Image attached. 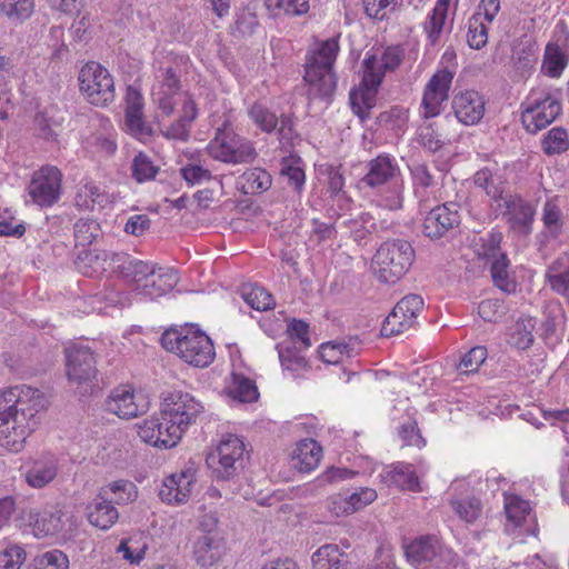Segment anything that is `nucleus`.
<instances>
[{"mask_svg":"<svg viewBox=\"0 0 569 569\" xmlns=\"http://www.w3.org/2000/svg\"><path fill=\"white\" fill-rule=\"evenodd\" d=\"M62 174L56 167L46 166L33 173L29 194L39 206H51L60 196Z\"/></svg>","mask_w":569,"mask_h":569,"instance_id":"nucleus-12","label":"nucleus"},{"mask_svg":"<svg viewBox=\"0 0 569 569\" xmlns=\"http://www.w3.org/2000/svg\"><path fill=\"white\" fill-rule=\"evenodd\" d=\"M322 457V448L313 439H303L293 450L292 467L299 472H310L316 469Z\"/></svg>","mask_w":569,"mask_h":569,"instance_id":"nucleus-24","label":"nucleus"},{"mask_svg":"<svg viewBox=\"0 0 569 569\" xmlns=\"http://www.w3.org/2000/svg\"><path fill=\"white\" fill-rule=\"evenodd\" d=\"M33 10V0H0V11L10 19L24 20Z\"/></svg>","mask_w":569,"mask_h":569,"instance_id":"nucleus-46","label":"nucleus"},{"mask_svg":"<svg viewBox=\"0 0 569 569\" xmlns=\"http://www.w3.org/2000/svg\"><path fill=\"white\" fill-rule=\"evenodd\" d=\"M488 41L487 27L476 17L469 22L468 43L472 49H481Z\"/></svg>","mask_w":569,"mask_h":569,"instance_id":"nucleus-57","label":"nucleus"},{"mask_svg":"<svg viewBox=\"0 0 569 569\" xmlns=\"http://www.w3.org/2000/svg\"><path fill=\"white\" fill-rule=\"evenodd\" d=\"M509 260L506 253H500L498 258L491 260V277L495 284L505 292H510L515 283L509 280L508 274Z\"/></svg>","mask_w":569,"mask_h":569,"instance_id":"nucleus-42","label":"nucleus"},{"mask_svg":"<svg viewBox=\"0 0 569 569\" xmlns=\"http://www.w3.org/2000/svg\"><path fill=\"white\" fill-rule=\"evenodd\" d=\"M132 177L139 182L156 178L159 167L143 152H139L132 160Z\"/></svg>","mask_w":569,"mask_h":569,"instance_id":"nucleus-44","label":"nucleus"},{"mask_svg":"<svg viewBox=\"0 0 569 569\" xmlns=\"http://www.w3.org/2000/svg\"><path fill=\"white\" fill-rule=\"evenodd\" d=\"M487 358V350L483 347H475L469 350L460 360L458 369L461 373H470L478 370Z\"/></svg>","mask_w":569,"mask_h":569,"instance_id":"nucleus-53","label":"nucleus"},{"mask_svg":"<svg viewBox=\"0 0 569 569\" xmlns=\"http://www.w3.org/2000/svg\"><path fill=\"white\" fill-rule=\"evenodd\" d=\"M112 253L101 249L83 250L76 259L77 269L88 277L100 274L107 270L109 260L112 261Z\"/></svg>","mask_w":569,"mask_h":569,"instance_id":"nucleus-26","label":"nucleus"},{"mask_svg":"<svg viewBox=\"0 0 569 569\" xmlns=\"http://www.w3.org/2000/svg\"><path fill=\"white\" fill-rule=\"evenodd\" d=\"M44 408L40 390L28 386H14L0 391V445L19 452L39 423Z\"/></svg>","mask_w":569,"mask_h":569,"instance_id":"nucleus-1","label":"nucleus"},{"mask_svg":"<svg viewBox=\"0 0 569 569\" xmlns=\"http://www.w3.org/2000/svg\"><path fill=\"white\" fill-rule=\"evenodd\" d=\"M160 426L157 419L144 420L139 426L138 435L142 441L153 447L169 449L177 446V442L172 441V436L169 432L162 433V431H159L161 429Z\"/></svg>","mask_w":569,"mask_h":569,"instance_id":"nucleus-31","label":"nucleus"},{"mask_svg":"<svg viewBox=\"0 0 569 569\" xmlns=\"http://www.w3.org/2000/svg\"><path fill=\"white\" fill-rule=\"evenodd\" d=\"M353 352V348L346 342H326L320 346V358L327 363H338L342 360L346 355L350 357Z\"/></svg>","mask_w":569,"mask_h":569,"instance_id":"nucleus-49","label":"nucleus"},{"mask_svg":"<svg viewBox=\"0 0 569 569\" xmlns=\"http://www.w3.org/2000/svg\"><path fill=\"white\" fill-rule=\"evenodd\" d=\"M242 189L247 194L267 191L272 183L271 176L261 168L246 171L242 177Z\"/></svg>","mask_w":569,"mask_h":569,"instance_id":"nucleus-37","label":"nucleus"},{"mask_svg":"<svg viewBox=\"0 0 569 569\" xmlns=\"http://www.w3.org/2000/svg\"><path fill=\"white\" fill-rule=\"evenodd\" d=\"M158 87L152 91L153 100L166 116H171L177 104V97L181 96L180 77L173 68H166L159 77Z\"/></svg>","mask_w":569,"mask_h":569,"instance_id":"nucleus-17","label":"nucleus"},{"mask_svg":"<svg viewBox=\"0 0 569 569\" xmlns=\"http://www.w3.org/2000/svg\"><path fill=\"white\" fill-rule=\"evenodd\" d=\"M104 489L113 495L110 501L118 505L132 502L137 498V488L129 480L113 481Z\"/></svg>","mask_w":569,"mask_h":569,"instance_id":"nucleus-48","label":"nucleus"},{"mask_svg":"<svg viewBox=\"0 0 569 569\" xmlns=\"http://www.w3.org/2000/svg\"><path fill=\"white\" fill-rule=\"evenodd\" d=\"M57 476V465L53 460H37L26 472L27 482L33 488H42Z\"/></svg>","mask_w":569,"mask_h":569,"instance_id":"nucleus-32","label":"nucleus"},{"mask_svg":"<svg viewBox=\"0 0 569 569\" xmlns=\"http://www.w3.org/2000/svg\"><path fill=\"white\" fill-rule=\"evenodd\" d=\"M366 13L377 20H383L388 12L396 9L398 0H363Z\"/></svg>","mask_w":569,"mask_h":569,"instance_id":"nucleus-56","label":"nucleus"},{"mask_svg":"<svg viewBox=\"0 0 569 569\" xmlns=\"http://www.w3.org/2000/svg\"><path fill=\"white\" fill-rule=\"evenodd\" d=\"M415 257V250L407 240H387L372 258L373 274L380 282L396 283L409 271Z\"/></svg>","mask_w":569,"mask_h":569,"instance_id":"nucleus-3","label":"nucleus"},{"mask_svg":"<svg viewBox=\"0 0 569 569\" xmlns=\"http://www.w3.org/2000/svg\"><path fill=\"white\" fill-rule=\"evenodd\" d=\"M203 407L189 393H172L161 405L160 415L164 417L167 432L172 441H180L189 426L196 422Z\"/></svg>","mask_w":569,"mask_h":569,"instance_id":"nucleus-5","label":"nucleus"},{"mask_svg":"<svg viewBox=\"0 0 569 569\" xmlns=\"http://www.w3.org/2000/svg\"><path fill=\"white\" fill-rule=\"evenodd\" d=\"M568 146L567 131L562 128H552L542 141V149L547 154L563 152Z\"/></svg>","mask_w":569,"mask_h":569,"instance_id":"nucleus-52","label":"nucleus"},{"mask_svg":"<svg viewBox=\"0 0 569 569\" xmlns=\"http://www.w3.org/2000/svg\"><path fill=\"white\" fill-rule=\"evenodd\" d=\"M263 4L273 18L303 16L310 8L309 0H263Z\"/></svg>","mask_w":569,"mask_h":569,"instance_id":"nucleus-33","label":"nucleus"},{"mask_svg":"<svg viewBox=\"0 0 569 569\" xmlns=\"http://www.w3.org/2000/svg\"><path fill=\"white\" fill-rule=\"evenodd\" d=\"M550 77H559L566 67L565 56L556 44H548L546 48L543 66Z\"/></svg>","mask_w":569,"mask_h":569,"instance_id":"nucleus-51","label":"nucleus"},{"mask_svg":"<svg viewBox=\"0 0 569 569\" xmlns=\"http://www.w3.org/2000/svg\"><path fill=\"white\" fill-rule=\"evenodd\" d=\"M561 112V104L558 98L547 94L543 99L535 100L525 109L521 120L531 133L549 126Z\"/></svg>","mask_w":569,"mask_h":569,"instance_id":"nucleus-14","label":"nucleus"},{"mask_svg":"<svg viewBox=\"0 0 569 569\" xmlns=\"http://www.w3.org/2000/svg\"><path fill=\"white\" fill-rule=\"evenodd\" d=\"M106 410L122 419H131L147 412L149 401L141 393H136L129 386L114 388L106 400Z\"/></svg>","mask_w":569,"mask_h":569,"instance_id":"nucleus-11","label":"nucleus"},{"mask_svg":"<svg viewBox=\"0 0 569 569\" xmlns=\"http://www.w3.org/2000/svg\"><path fill=\"white\" fill-rule=\"evenodd\" d=\"M228 395L240 402H252L259 397L254 381L237 373H232V381L228 388Z\"/></svg>","mask_w":569,"mask_h":569,"instance_id":"nucleus-36","label":"nucleus"},{"mask_svg":"<svg viewBox=\"0 0 569 569\" xmlns=\"http://www.w3.org/2000/svg\"><path fill=\"white\" fill-rule=\"evenodd\" d=\"M62 512H43L38 515L33 523V532L38 538L53 536L62 529Z\"/></svg>","mask_w":569,"mask_h":569,"instance_id":"nucleus-38","label":"nucleus"},{"mask_svg":"<svg viewBox=\"0 0 569 569\" xmlns=\"http://www.w3.org/2000/svg\"><path fill=\"white\" fill-rule=\"evenodd\" d=\"M143 286H137L136 291L138 295L157 299L170 292L179 282V277L173 269L158 270L152 279H146Z\"/></svg>","mask_w":569,"mask_h":569,"instance_id":"nucleus-22","label":"nucleus"},{"mask_svg":"<svg viewBox=\"0 0 569 569\" xmlns=\"http://www.w3.org/2000/svg\"><path fill=\"white\" fill-rule=\"evenodd\" d=\"M74 239L78 246H89L100 236V224L90 218L79 219L74 226Z\"/></svg>","mask_w":569,"mask_h":569,"instance_id":"nucleus-40","label":"nucleus"},{"mask_svg":"<svg viewBox=\"0 0 569 569\" xmlns=\"http://www.w3.org/2000/svg\"><path fill=\"white\" fill-rule=\"evenodd\" d=\"M505 511L508 521L518 527L529 513L530 506L528 501L522 500L518 496L510 495L505 497Z\"/></svg>","mask_w":569,"mask_h":569,"instance_id":"nucleus-45","label":"nucleus"},{"mask_svg":"<svg viewBox=\"0 0 569 569\" xmlns=\"http://www.w3.org/2000/svg\"><path fill=\"white\" fill-rule=\"evenodd\" d=\"M279 359L287 370L299 371L308 367L306 358L289 347H279Z\"/></svg>","mask_w":569,"mask_h":569,"instance_id":"nucleus-58","label":"nucleus"},{"mask_svg":"<svg viewBox=\"0 0 569 569\" xmlns=\"http://www.w3.org/2000/svg\"><path fill=\"white\" fill-rule=\"evenodd\" d=\"M68 380L77 386L91 385L97 380V356L91 348L72 345L64 350Z\"/></svg>","mask_w":569,"mask_h":569,"instance_id":"nucleus-10","label":"nucleus"},{"mask_svg":"<svg viewBox=\"0 0 569 569\" xmlns=\"http://www.w3.org/2000/svg\"><path fill=\"white\" fill-rule=\"evenodd\" d=\"M338 51V40L335 38L328 39L307 63L303 79L310 87V96L326 98L335 92L337 81L332 67Z\"/></svg>","mask_w":569,"mask_h":569,"instance_id":"nucleus-4","label":"nucleus"},{"mask_svg":"<svg viewBox=\"0 0 569 569\" xmlns=\"http://www.w3.org/2000/svg\"><path fill=\"white\" fill-rule=\"evenodd\" d=\"M108 500V491L102 489L100 495L88 507V520L94 527L107 530L119 518L118 510Z\"/></svg>","mask_w":569,"mask_h":569,"instance_id":"nucleus-23","label":"nucleus"},{"mask_svg":"<svg viewBox=\"0 0 569 569\" xmlns=\"http://www.w3.org/2000/svg\"><path fill=\"white\" fill-rule=\"evenodd\" d=\"M241 297L254 310L266 311L274 307L272 296L258 284H243L241 287Z\"/></svg>","mask_w":569,"mask_h":569,"instance_id":"nucleus-35","label":"nucleus"},{"mask_svg":"<svg viewBox=\"0 0 569 569\" xmlns=\"http://www.w3.org/2000/svg\"><path fill=\"white\" fill-rule=\"evenodd\" d=\"M478 313L485 321L496 322L505 313V307L499 299H487L479 303Z\"/></svg>","mask_w":569,"mask_h":569,"instance_id":"nucleus-61","label":"nucleus"},{"mask_svg":"<svg viewBox=\"0 0 569 569\" xmlns=\"http://www.w3.org/2000/svg\"><path fill=\"white\" fill-rule=\"evenodd\" d=\"M396 307L401 310L403 313L410 317V319L415 322L418 315L423 309V300L418 295H408L403 297Z\"/></svg>","mask_w":569,"mask_h":569,"instance_id":"nucleus-63","label":"nucleus"},{"mask_svg":"<svg viewBox=\"0 0 569 569\" xmlns=\"http://www.w3.org/2000/svg\"><path fill=\"white\" fill-rule=\"evenodd\" d=\"M382 479L388 485H396L401 489L419 490V481L410 465L398 463L386 469Z\"/></svg>","mask_w":569,"mask_h":569,"instance_id":"nucleus-30","label":"nucleus"},{"mask_svg":"<svg viewBox=\"0 0 569 569\" xmlns=\"http://www.w3.org/2000/svg\"><path fill=\"white\" fill-rule=\"evenodd\" d=\"M126 124L128 130L139 140H146L153 134L151 126H149L142 117V111L126 114Z\"/></svg>","mask_w":569,"mask_h":569,"instance_id":"nucleus-55","label":"nucleus"},{"mask_svg":"<svg viewBox=\"0 0 569 569\" xmlns=\"http://www.w3.org/2000/svg\"><path fill=\"white\" fill-rule=\"evenodd\" d=\"M397 168L387 156H379L369 162V171L362 182L375 188L387 183L396 174Z\"/></svg>","mask_w":569,"mask_h":569,"instance_id":"nucleus-29","label":"nucleus"},{"mask_svg":"<svg viewBox=\"0 0 569 569\" xmlns=\"http://www.w3.org/2000/svg\"><path fill=\"white\" fill-rule=\"evenodd\" d=\"M413 323L409 316L395 306L382 325L381 333L386 337L400 335L411 328Z\"/></svg>","mask_w":569,"mask_h":569,"instance_id":"nucleus-41","label":"nucleus"},{"mask_svg":"<svg viewBox=\"0 0 569 569\" xmlns=\"http://www.w3.org/2000/svg\"><path fill=\"white\" fill-rule=\"evenodd\" d=\"M248 114L253 123L267 133L274 131L279 124L278 117L259 102L249 108Z\"/></svg>","mask_w":569,"mask_h":569,"instance_id":"nucleus-39","label":"nucleus"},{"mask_svg":"<svg viewBox=\"0 0 569 569\" xmlns=\"http://www.w3.org/2000/svg\"><path fill=\"white\" fill-rule=\"evenodd\" d=\"M453 79V72L448 69L437 71L426 86L421 102V116L429 119L439 116L442 102L448 99V92Z\"/></svg>","mask_w":569,"mask_h":569,"instance_id":"nucleus-13","label":"nucleus"},{"mask_svg":"<svg viewBox=\"0 0 569 569\" xmlns=\"http://www.w3.org/2000/svg\"><path fill=\"white\" fill-rule=\"evenodd\" d=\"M440 550V542L435 536H421L406 546L405 553L415 567L426 568L437 559Z\"/></svg>","mask_w":569,"mask_h":569,"instance_id":"nucleus-20","label":"nucleus"},{"mask_svg":"<svg viewBox=\"0 0 569 569\" xmlns=\"http://www.w3.org/2000/svg\"><path fill=\"white\" fill-rule=\"evenodd\" d=\"M377 498L376 490L371 488H360L350 495H337L331 500V511L337 516L353 513Z\"/></svg>","mask_w":569,"mask_h":569,"instance_id":"nucleus-21","label":"nucleus"},{"mask_svg":"<svg viewBox=\"0 0 569 569\" xmlns=\"http://www.w3.org/2000/svg\"><path fill=\"white\" fill-rule=\"evenodd\" d=\"M457 515L467 522H475L481 515L482 506L477 498H467L451 502Z\"/></svg>","mask_w":569,"mask_h":569,"instance_id":"nucleus-50","label":"nucleus"},{"mask_svg":"<svg viewBox=\"0 0 569 569\" xmlns=\"http://www.w3.org/2000/svg\"><path fill=\"white\" fill-rule=\"evenodd\" d=\"M447 18V12L442 9H433L429 20L425 24V29L431 42H436L442 31Z\"/></svg>","mask_w":569,"mask_h":569,"instance_id":"nucleus-64","label":"nucleus"},{"mask_svg":"<svg viewBox=\"0 0 569 569\" xmlns=\"http://www.w3.org/2000/svg\"><path fill=\"white\" fill-rule=\"evenodd\" d=\"M112 262L121 269L124 278L136 282L147 279L149 276L153 277L158 270H162L156 263L150 264L142 260L129 259L126 253L119 252L112 253Z\"/></svg>","mask_w":569,"mask_h":569,"instance_id":"nucleus-25","label":"nucleus"},{"mask_svg":"<svg viewBox=\"0 0 569 569\" xmlns=\"http://www.w3.org/2000/svg\"><path fill=\"white\" fill-rule=\"evenodd\" d=\"M224 550L223 539L216 533L203 532L193 542V558L203 568L217 563L223 556Z\"/></svg>","mask_w":569,"mask_h":569,"instance_id":"nucleus-19","label":"nucleus"},{"mask_svg":"<svg viewBox=\"0 0 569 569\" xmlns=\"http://www.w3.org/2000/svg\"><path fill=\"white\" fill-rule=\"evenodd\" d=\"M497 179L492 174V172L485 168L476 172L475 174V184L483 188L488 196H490L496 201H500L503 194V189L500 186L501 181H496Z\"/></svg>","mask_w":569,"mask_h":569,"instance_id":"nucleus-47","label":"nucleus"},{"mask_svg":"<svg viewBox=\"0 0 569 569\" xmlns=\"http://www.w3.org/2000/svg\"><path fill=\"white\" fill-rule=\"evenodd\" d=\"M80 90L97 107H107L116 98L114 81L100 63L90 61L79 72Z\"/></svg>","mask_w":569,"mask_h":569,"instance_id":"nucleus-7","label":"nucleus"},{"mask_svg":"<svg viewBox=\"0 0 569 569\" xmlns=\"http://www.w3.org/2000/svg\"><path fill=\"white\" fill-rule=\"evenodd\" d=\"M452 109L461 123L472 126L485 114V100L477 91L468 90L455 96Z\"/></svg>","mask_w":569,"mask_h":569,"instance_id":"nucleus-18","label":"nucleus"},{"mask_svg":"<svg viewBox=\"0 0 569 569\" xmlns=\"http://www.w3.org/2000/svg\"><path fill=\"white\" fill-rule=\"evenodd\" d=\"M376 56H368L362 61L363 76L361 88L350 92V106L352 111L363 121L369 117V110L373 107L377 89L382 81V73L376 67Z\"/></svg>","mask_w":569,"mask_h":569,"instance_id":"nucleus-9","label":"nucleus"},{"mask_svg":"<svg viewBox=\"0 0 569 569\" xmlns=\"http://www.w3.org/2000/svg\"><path fill=\"white\" fill-rule=\"evenodd\" d=\"M535 327L536 321L531 317L518 319L511 329L510 343L520 350L530 348L535 341Z\"/></svg>","mask_w":569,"mask_h":569,"instance_id":"nucleus-34","label":"nucleus"},{"mask_svg":"<svg viewBox=\"0 0 569 569\" xmlns=\"http://www.w3.org/2000/svg\"><path fill=\"white\" fill-rule=\"evenodd\" d=\"M402 58L403 51L399 47H390L383 52L380 62L376 58V67L383 76L386 71H393L398 68Z\"/></svg>","mask_w":569,"mask_h":569,"instance_id":"nucleus-59","label":"nucleus"},{"mask_svg":"<svg viewBox=\"0 0 569 569\" xmlns=\"http://www.w3.org/2000/svg\"><path fill=\"white\" fill-rule=\"evenodd\" d=\"M499 207H505L503 216L510 228L528 236L531 232V224L535 217L533 207L517 194H505L499 201Z\"/></svg>","mask_w":569,"mask_h":569,"instance_id":"nucleus-16","label":"nucleus"},{"mask_svg":"<svg viewBox=\"0 0 569 569\" xmlns=\"http://www.w3.org/2000/svg\"><path fill=\"white\" fill-rule=\"evenodd\" d=\"M68 567L69 559L67 555L54 549L37 556L28 569H68Z\"/></svg>","mask_w":569,"mask_h":569,"instance_id":"nucleus-43","label":"nucleus"},{"mask_svg":"<svg viewBox=\"0 0 569 569\" xmlns=\"http://www.w3.org/2000/svg\"><path fill=\"white\" fill-rule=\"evenodd\" d=\"M546 280L552 291L569 300V258H557L548 267Z\"/></svg>","mask_w":569,"mask_h":569,"instance_id":"nucleus-28","label":"nucleus"},{"mask_svg":"<svg viewBox=\"0 0 569 569\" xmlns=\"http://www.w3.org/2000/svg\"><path fill=\"white\" fill-rule=\"evenodd\" d=\"M482 243L479 249H477V254L479 257L486 258L488 260H493L499 257L500 252V242L501 234L500 233H489L486 238L481 239Z\"/></svg>","mask_w":569,"mask_h":569,"instance_id":"nucleus-62","label":"nucleus"},{"mask_svg":"<svg viewBox=\"0 0 569 569\" xmlns=\"http://www.w3.org/2000/svg\"><path fill=\"white\" fill-rule=\"evenodd\" d=\"M172 477L176 478L177 492H174L176 503L187 502L190 493L191 487L194 482V476L190 471H183L181 473H174Z\"/></svg>","mask_w":569,"mask_h":569,"instance_id":"nucleus-60","label":"nucleus"},{"mask_svg":"<svg viewBox=\"0 0 569 569\" xmlns=\"http://www.w3.org/2000/svg\"><path fill=\"white\" fill-rule=\"evenodd\" d=\"M26 560V551L18 545L7 547L0 552V569H19Z\"/></svg>","mask_w":569,"mask_h":569,"instance_id":"nucleus-54","label":"nucleus"},{"mask_svg":"<svg viewBox=\"0 0 569 569\" xmlns=\"http://www.w3.org/2000/svg\"><path fill=\"white\" fill-rule=\"evenodd\" d=\"M313 569H348L349 557L338 545L321 546L311 557Z\"/></svg>","mask_w":569,"mask_h":569,"instance_id":"nucleus-27","label":"nucleus"},{"mask_svg":"<svg viewBox=\"0 0 569 569\" xmlns=\"http://www.w3.org/2000/svg\"><path fill=\"white\" fill-rule=\"evenodd\" d=\"M160 341L166 350L198 368L208 367L216 356L211 339L192 326L181 330H166Z\"/></svg>","mask_w":569,"mask_h":569,"instance_id":"nucleus-2","label":"nucleus"},{"mask_svg":"<svg viewBox=\"0 0 569 569\" xmlns=\"http://www.w3.org/2000/svg\"><path fill=\"white\" fill-rule=\"evenodd\" d=\"M460 216L458 204L455 202L445 203L433 208L425 218L422 230L430 239H439L449 230L458 227Z\"/></svg>","mask_w":569,"mask_h":569,"instance_id":"nucleus-15","label":"nucleus"},{"mask_svg":"<svg viewBox=\"0 0 569 569\" xmlns=\"http://www.w3.org/2000/svg\"><path fill=\"white\" fill-rule=\"evenodd\" d=\"M206 462L217 479L233 478L244 467L243 441L236 436H228L207 456Z\"/></svg>","mask_w":569,"mask_h":569,"instance_id":"nucleus-8","label":"nucleus"},{"mask_svg":"<svg viewBox=\"0 0 569 569\" xmlns=\"http://www.w3.org/2000/svg\"><path fill=\"white\" fill-rule=\"evenodd\" d=\"M208 151L213 159L227 163H250L258 157L251 141L228 128L217 130Z\"/></svg>","mask_w":569,"mask_h":569,"instance_id":"nucleus-6","label":"nucleus"}]
</instances>
